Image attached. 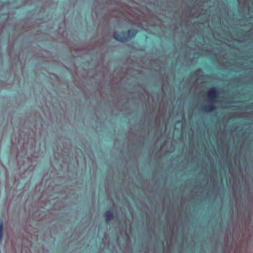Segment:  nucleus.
Wrapping results in <instances>:
<instances>
[{
    "instance_id": "f03ea898",
    "label": "nucleus",
    "mask_w": 253,
    "mask_h": 253,
    "mask_svg": "<svg viewBox=\"0 0 253 253\" xmlns=\"http://www.w3.org/2000/svg\"><path fill=\"white\" fill-rule=\"evenodd\" d=\"M217 96V91L215 88L213 87L209 90L208 97L210 102H216Z\"/></svg>"
},
{
    "instance_id": "423d86ee",
    "label": "nucleus",
    "mask_w": 253,
    "mask_h": 253,
    "mask_svg": "<svg viewBox=\"0 0 253 253\" xmlns=\"http://www.w3.org/2000/svg\"><path fill=\"white\" fill-rule=\"evenodd\" d=\"M239 3H241L242 1H244L246 0H238Z\"/></svg>"
},
{
    "instance_id": "20e7f679",
    "label": "nucleus",
    "mask_w": 253,
    "mask_h": 253,
    "mask_svg": "<svg viewBox=\"0 0 253 253\" xmlns=\"http://www.w3.org/2000/svg\"><path fill=\"white\" fill-rule=\"evenodd\" d=\"M113 213L110 211H107L105 213L106 220L107 222L109 221L113 218Z\"/></svg>"
},
{
    "instance_id": "f257e3e1",
    "label": "nucleus",
    "mask_w": 253,
    "mask_h": 253,
    "mask_svg": "<svg viewBox=\"0 0 253 253\" xmlns=\"http://www.w3.org/2000/svg\"><path fill=\"white\" fill-rule=\"evenodd\" d=\"M136 34V32L133 30L128 31V33L127 34L123 33L118 34V33L115 32L114 33V37L116 40L123 42L127 41L128 39L132 38Z\"/></svg>"
},
{
    "instance_id": "7ed1b4c3",
    "label": "nucleus",
    "mask_w": 253,
    "mask_h": 253,
    "mask_svg": "<svg viewBox=\"0 0 253 253\" xmlns=\"http://www.w3.org/2000/svg\"><path fill=\"white\" fill-rule=\"evenodd\" d=\"M214 102H210L208 104L204 106L202 108V110L204 111L211 112L215 109L216 107L214 105Z\"/></svg>"
},
{
    "instance_id": "39448f33",
    "label": "nucleus",
    "mask_w": 253,
    "mask_h": 253,
    "mask_svg": "<svg viewBox=\"0 0 253 253\" xmlns=\"http://www.w3.org/2000/svg\"><path fill=\"white\" fill-rule=\"evenodd\" d=\"M3 235V224L0 223V241L1 240Z\"/></svg>"
}]
</instances>
